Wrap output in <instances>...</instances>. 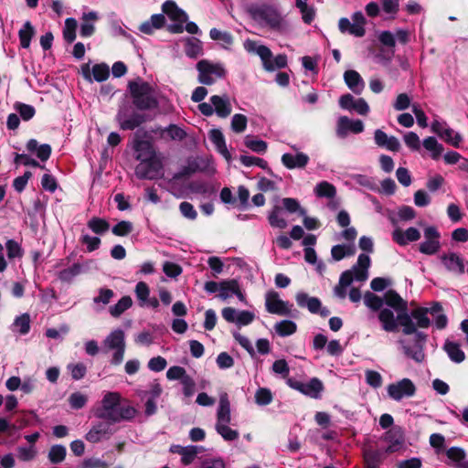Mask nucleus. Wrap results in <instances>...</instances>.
I'll return each instance as SVG.
<instances>
[{
    "label": "nucleus",
    "instance_id": "1",
    "mask_svg": "<svg viewBox=\"0 0 468 468\" xmlns=\"http://www.w3.org/2000/svg\"><path fill=\"white\" fill-rule=\"evenodd\" d=\"M137 410L127 401H122V396L116 391H108L101 399V406L95 410V417L118 423L122 420H132Z\"/></svg>",
    "mask_w": 468,
    "mask_h": 468
},
{
    "label": "nucleus",
    "instance_id": "2",
    "mask_svg": "<svg viewBox=\"0 0 468 468\" xmlns=\"http://www.w3.org/2000/svg\"><path fill=\"white\" fill-rule=\"evenodd\" d=\"M378 318L386 332H398L399 325L402 326V333L406 335H414L415 347H424L427 335L418 331L415 323L410 319L409 314H399L395 317L394 313L388 308H384L378 313Z\"/></svg>",
    "mask_w": 468,
    "mask_h": 468
},
{
    "label": "nucleus",
    "instance_id": "3",
    "mask_svg": "<svg viewBox=\"0 0 468 468\" xmlns=\"http://www.w3.org/2000/svg\"><path fill=\"white\" fill-rule=\"evenodd\" d=\"M127 89L135 110L146 112L159 108V101L154 95V88L149 82L138 78L129 80Z\"/></svg>",
    "mask_w": 468,
    "mask_h": 468
},
{
    "label": "nucleus",
    "instance_id": "4",
    "mask_svg": "<svg viewBox=\"0 0 468 468\" xmlns=\"http://www.w3.org/2000/svg\"><path fill=\"white\" fill-rule=\"evenodd\" d=\"M248 52H255L261 59L263 68L267 71H274L276 69H283L287 66V56L277 55L273 60L271 50L265 45H258L253 40H247L244 44Z\"/></svg>",
    "mask_w": 468,
    "mask_h": 468
},
{
    "label": "nucleus",
    "instance_id": "5",
    "mask_svg": "<svg viewBox=\"0 0 468 468\" xmlns=\"http://www.w3.org/2000/svg\"><path fill=\"white\" fill-rule=\"evenodd\" d=\"M251 18L259 23H264L271 29L281 31L283 18L280 12L271 5H252L249 8Z\"/></svg>",
    "mask_w": 468,
    "mask_h": 468
},
{
    "label": "nucleus",
    "instance_id": "6",
    "mask_svg": "<svg viewBox=\"0 0 468 468\" xmlns=\"http://www.w3.org/2000/svg\"><path fill=\"white\" fill-rule=\"evenodd\" d=\"M198 71L197 80L199 83L210 86L215 83L216 79H223L226 76V69L219 63H212L207 59H201L196 66Z\"/></svg>",
    "mask_w": 468,
    "mask_h": 468
},
{
    "label": "nucleus",
    "instance_id": "7",
    "mask_svg": "<svg viewBox=\"0 0 468 468\" xmlns=\"http://www.w3.org/2000/svg\"><path fill=\"white\" fill-rule=\"evenodd\" d=\"M163 164L156 156L141 161L135 167V176L139 179L154 180L163 176Z\"/></svg>",
    "mask_w": 468,
    "mask_h": 468
},
{
    "label": "nucleus",
    "instance_id": "8",
    "mask_svg": "<svg viewBox=\"0 0 468 468\" xmlns=\"http://www.w3.org/2000/svg\"><path fill=\"white\" fill-rule=\"evenodd\" d=\"M287 384L292 388L313 399H320L321 392L324 390V384L317 378H313L308 383H303L293 378H288Z\"/></svg>",
    "mask_w": 468,
    "mask_h": 468
},
{
    "label": "nucleus",
    "instance_id": "9",
    "mask_svg": "<svg viewBox=\"0 0 468 468\" xmlns=\"http://www.w3.org/2000/svg\"><path fill=\"white\" fill-rule=\"evenodd\" d=\"M265 306L270 314L294 317L291 310L292 305L289 304L288 302L281 300L279 293L275 291H269L266 293Z\"/></svg>",
    "mask_w": 468,
    "mask_h": 468
},
{
    "label": "nucleus",
    "instance_id": "10",
    "mask_svg": "<svg viewBox=\"0 0 468 468\" xmlns=\"http://www.w3.org/2000/svg\"><path fill=\"white\" fill-rule=\"evenodd\" d=\"M387 391L388 396L399 401L405 397H412L416 393V387L410 378H403L398 382L391 383L388 386Z\"/></svg>",
    "mask_w": 468,
    "mask_h": 468
},
{
    "label": "nucleus",
    "instance_id": "11",
    "mask_svg": "<svg viewBox=\"0 0 468 468\" xmlns=\"http://www.w3.org/2000/svg\"><path fill=\"white\" fill-rule=\"evenodd\" d=\"M116 119L120 124V128L123 131H133L140 127L143 123L151 120L148 114L144 112L135 111L127 117L126 113L120 111L117 113Z\"/></svg>",
    "mask_w": 468,
    "mask_h": 468
},
{
    "label": "nucleus",
    "instance_id": "12",
    "mask_svg": "<svg viewBox=\"0 0 468 468\" xmlns=\"http://www.w3.org/2000/svg\"><path fill=\"white\" fill-rule=\"evenodd\" d=\"M113 423L106 421H99L87 432L85 438L88 441L97 443L102 439H108L112 433L111 426Z\"/></svg>",
    "mask_w": 468,
    "mask_h": 468
},
{
    "label": "nucleus",
    "instance_id": "13",
    "mask_svg": "<svg viewBox=\"0 0 468 468\" xmlns=\"http://www.w3.org/2000/svg\"><path fill=\"white\" fill-rule=\"evenodd\" d=\"M140 131L136 132L133 140V149L136 153V159L144 161L156 156L153 144L148 140H142Z\"/></svg>",
    "mask_w": 468,
    "mask_h": 468
},
{
    "label": "nucleus",
    "instance_id": "14",
    "mask_svg": "<svg viewBox=\"0 0 468 468\" xmlns=\"http://www.w3.org/2000/svg\"><path fill=\"white\" fill-rule=\"evenodd\" d=\"M388 452L385 449L367 448L363 451L364 468H379Z\"/></svg>",
    "mask_w": 468,
    "mask_h": 468
},
{
    "label": "nucleus",
    "instance_id": "15",
    "mask_svg": "<svg viewBox=\"0 0 468 468\" xmlns=\"http://www.w3.org/2000/svg\"><path fill=\"white\" fill-rule=\"evenodd\" d=\"M348 131L354 133H362L364 131L363 122L361 120L353 121L346 116H341L337 121L336 133L339 137L344 138Z\"/></svg>",
    "mask_w": 468,
    "mask_h": 468
},
{
    "label": "nucleus",
    "instance_id": "16",
    "mask_svg": "<svg viewBox=\"0 0 468 468\" xmlns=\"http://www.w3.org/2000/svg\"><path fill=\"white\" fill-rule=\"evenodd\" d=\"M384 440L389 443L385 449L386 452L392 453L398 447L404 443V432L400 426H393L388 430L384 434Z\"/></svg>",
    "mask_w": 468,
    "mask_h": 468
},
{
    "label": "nucleus",
    "instance_id": "17",
    "mask_svg": "<svg viewBox=\"0 0 468 468\" xmlns=\"http://www.w3.org/2000/svg\"><path fill=\"white\" fill-rule=\"evenodd\" d=\"M374 140L378 146L386 148L392 152H398L400 149V143L395 136H388V134L380 129L374 133Z\"/></svg>",
    "mask_w": 468,
    "mask_h": 468
},
{
    "label": "nucleus",
    "instance_id": "18",
    "mask_svg": "<svg viewBox=\"0 0 468 468\" xmlns=\"http://www.w3.org/2000/svg\"><path fill=\"white\" fill-rule=\"evenodd\" d=\"M162 11L172 21L185 23L188 20L187 14L178 7L176 3L173 0H166L162 5Z\"/></svg>",
    "mask_w": 468,
    "mask_h": 468
},
{
    "label": "nucleus",
    "instance_id": "19",
    "mask_svg": "<svg viewBox=\"0 0 468 468\" xmlns=\"http://www.w3.org/2000/svg\"><path fill=\"white\" fill-rule=\"evenodd\" d=\"M385 303L399 314L408 313V303L395 290H388L384 295Z\"/></svg>",
    "mask_w": 468,
    "mask_h": 468
},
{
    "label": "nucleus",
    "instance_id": "20",
    "mask_svg": "<svg viewBox=\"0 0 468 468\" xmlns=\"http://www.w3.org/2000/svg\"><path fill=\"white\" fill-rule=\"evenodd\" d=\"M393 240L400 246H405L409 242L417 241L420 239V232L414 227L408 228L405 231L396 229L392 234Z\"/></svg>",
    "mask_w": 468,
    "mask_h": 468
},
{
    "label": "nucleus",
    "instance_id": "21",
    "mask_svg": "<svg viewBox=\"0 0 468 468\" xmlns=\"http://www.w3.org/2000/svg\"><path fill=\"white\" fill-rule=\"evenodd\" d=\"M281 161L288 169L304 168L309 162V156L302 152L296 155L286 153L282 155Z\"/></svg>",
    "mask_w": 468,
    "mask_h": 468
},
{
    "label": "nucleus",
    "instance_id": "22",
    "mask_svg": "<svg viewBox=\"0 0 468 468\" xmlns=\"http://www.w3.org/2000/svg\"><path fill=\"white\" fill-rule=\"evenodd\" d=\"M441 260L445 268L452 272L463 274L465 271V266L463 259L454 252L443 254Z\"/></svg>",
    "mask_w": 468,
    "mask_h": 468
},
{
    "label": "nucleus",
    "instance_id": "23",
    "mask_svg": "<svg viewBox=\"0 0 468 468\" xmlns=\"http://www.w3.org/2000/svg\"><path fill=\"white\" fill-rule=\"evenodd\" d=\"M27 150L29 153H36L37 157L41 162H46L49 159L52 148L48 144H38L36 139H30L26 144Z\"/></svg>",
    "mask_w": 468,
    "mask_h": 468
},
{
    "label": "nucleus",
    "instance_id": "24",
    "mask_svg": "<svg viewBox=\"0 0 468 468\" xmlns=\"http://www.w3.org/2000/svg\"><path fill=\"white\" fill-rule=\"evenodd\" d=\"M370 263L371 260L368 255L361 253L358 256L356 264L352 267L356 281L365 282L368 278Z\"/></svg>",
    "mask_w": 468,
    "mask_h": 468
},
{
    "label": "nucleus",
    "instance_id": "25",
    "mask_svg": "<svg viewBox=\"0 0 468 468\" xmlns=\"http://www.w3.org/2000/svg\"><path fill=\"white\" fill-rule=\"evenodd\" d=\"M344 80L347 87L356 94H360L364 89L365 83L360 74L354 70L348 69L344 73Z\"/></svg>",
    "mask_w": 468,
    "mask_h": 468
},
{
    "label": "nucleus",
    "instance_id": "26",
    "mask_svg": "<svg viewBox=\"0 0 468 468\" xmlns=\"http://www.w3.org/2000/svg\"><path fill=\"white\" fill-rule=\"evenodd\" d=\"M295 300L300 307H306L310 313L318 314L322 303L317 297H310L306 292H298Z\"/></svg>",
    "mask_w": 468,
    "mask_h": 468
},
{
    "label": "nucleus",
    "instance_id": "27",
    "mask_svg": "<svg viewBox=\"0 0 468 468\" xmlns=\"http://www.w3.org/2000/svg\"><path fill=\"white\" fill-rule=\"evenodd\" d=\"M165 24L164 14L153 15L149 21H144L139 26V30L146 35H152L154 29H161Z\"/></svg>",
    "mask_w": 468,
    "mask_h": 468
},
{
    "label": "nucleus",
    "instance_id": "28",
    "mask_svg": "<svg viewBox=\"0 0 468 468\" xmlns=\"http://www.w3.org/2000/svg\"><path fill=\"white\" fill-rule=\"evenodd\" d=\"M98 15L96 12L91 11L89 13H83L81 16V24L80 29V35L82 37H90L95 33V27L91 21H96Z\"/></svg>",
    "mask_w": 468,
    "mask_h": 468
},
{
    "label": "nucleus",
    "instance_id": "29",
    "mask_svg": "<svg viewBox=\"0 0 468 468\" xmlns=\"http://www.w3.org/2000/svg\"><path fill=\"white\" fill-rule=\"evenodd\" d=\"M210 102L213 105L214 112L220 118H226L231 113V105L228 99H223L218 95L210 97Z\"/></svg>",
    "mask_w": 468,
    "mask_h": 468
},
{
    "label": "nucleus",
    "instance_id": "30",
    "mask_svg": "<svg viewBox=\"0 0 468 468\" xmlns=\"http://www.w3.org/2000/svg\"><path fill=\"white\" fill-rule=\"evenodd\" d=\"M444 351L454 363H462L465 359V354L458 343L446 340L443 346Z\"/></svg>",
    "mask_w": 468,
    "mask_h": 468
},
{
    "label": "nucleus",
    "instance_id": "31",
    "mask_svg": "<svg viewBox=\"0 0 468 468\" xmlns=\"http://www.w3.org/2000/svg\"><path fill=\"white\" fill-rule=\"evenodd\" d=\"M37 421V415L34 411H21L12 424V429L20 430L31 426Z\"/></svg>",
    "mask_w": 468,
    "mask_h": 468
},
{
    "label": "nucleus",
    "instance_id": "32",
    "mask_svg": "<svg viewBox=\"0 0 468 468\" xmlns=\"http://www.w3.org/2000/svg\"><path fill=\"white\" fill-rule=\"evenodd\" d=\"M410 319L416 320V327L428 328L431 325V320L428 317V307H417L409 314Z\"/></svg>",
    "mask_w": 468,
    "mask_h": 468
},
{
    "label": "nucleus",
    "instance_id": "33",
    "mask_svg": "<svg viewBox=\"0 0 468 468\" xmlns=\"http://www.w3.org/2000/svg\"><path fill=\"white\" fill-rule=\"evenodd\" d=\"M176 450L173 452L181 455V462L184 465L191 464L198 453L197 446L194 445L176 446Z\"/></svg>",
    "mask_w": 468,
    "mask_h": 468
},
{
    "label": "nucleus",
    "instance_id": "34",
    "mask_svg": "<svg viewBox=\"0 0 468 468\" xmlns=\"http://www.w3.org/2000/svg\"><path fill=\"white\" fill-rule=\"evenodd\" d=\"M239 161L245 166L257 165V166L266 170L270 176L278 177L277 176L274 175L272 170L269 167L267 161H265L262 158L242 154L239 157Z\"/></svg>",
    "mask_w": 468,
    "mask_h": 468
},
{
    "label": "nucleus",
    "instance_id": "35",
    "mask_svg": "<svg viewBox=\"0 0 468 468\" xmlns=\"http://www.w3.org/2000/svg\"><path fill=\"white\" fill-rule=\"evenodd\" d=\"M133 305V300L131 296L125 295L122 296L117 303L114 305L110 306L109 313L110 314L114 317L118 318L120 317L126 310L131 308Z\"/></svg>",
    "mask_w": 468,
    "mask_h": 468
},
{
    "label": "nucleus",
    "instance_id": "36",
    "mask_svg": "<svg viewBox=\"0 0 468 468\" xmlns=\"http://www.w3.org/2000/svg\"><path fill=\"white\" fill-rule=\"evenodd\" d=\"M204 168L200 167L197 160H189L187 165L184 166L180 171L174 174L173 179L176 181L182 180L186 177L192 176L193 174L203 171Z\"/></svg>",
    "mask_w": 468,
    "mask_h": 468
},
{
    "label": "nucleus",
    "instance_id": "37",
    "mask_svg": "<svg viewBox=\"0 0 468 468\" xmlns=\"http://www.w3.org/2000/svg\"><path fill=\"white\" fill-rule=\"evenodd\" d=\"M423 147L431 152L433 160H438L443 153V145L439 144L433 136H429L423 140Z\"/></svg>",
    "mask_w": 468,
    "mask_h": 468
},
{
    "label": "nucleus",
    "instance_id": "38",
    "mask_svg": "<svg viewBox=\"0 0 468 468\" xmlns=\"http://www.w3.org/2000/svg\"><path fill=\"white\" fill-rule=\"evenodd\" d=\"M88 228L97 235H103L110 229V223L102 218L92 217L87 222Z\"/></svg>",
    "mask_w": 468,
    "mask_h": 468
},
{
    "label": "nucleus",
    "instance_id": "39",
    "mask_svg": "<svg viewBox=\"0 0 468 468\" xmlns=\"http://www.w3.org/2000/svg\"><path fill=\"white\" fill-rule=\"evenodd\" d=\"M35 35V29L30 21H27L23 27L18 31V37L20 41V46L23 48H28L30 46V42L32 37Z\"/></svg>",
    "mask_w": 468,
    "mask_h": 468
},
{
    "label": "nucleus",
    "instance_id": "40",
    "mask_svg": "<svg viewBox=\"0 0 468 468\" xmlns=\"http://www.w3.org/2000/svg\"><path fill=\"white\" fill-rule=\"evenodd\" d=\"M275 332L282 337L293 335L297 331V324L291 320H282L274 325Z\"/></svg>",
    "mask_w": 468,
    "mask_h": 468
},
{
    "label": "nucleus",
    "instance_id": "41",
    "mask_svg": "<svg viewBox=\"0 0 468 468\" xmlns=\"http://www.w3.org/2000/svg\"><path fill=\"white\" fill-rule=\"evenodd\" d=\"M105 344L111 349L125 346L124 333L122 329L112 332L105 339Z\"/></svg>",
    "mask_w": 468,
    "mask_h": 468
},
{
    "label": "nucleus",
    "instance_id": "42",
    "mask_svg": "<svg viewBox=\"0 0 468 468\" xmlns=\"http://www.w3.org/2000/svg\"><path fill=\"white\" fill-rule=\"evenodd\" d=\"M314 193L318 197L333 198L336 195V188L331 183L322 181L316 185Z\"/></svg>",
    "mask_w": 468,
    "mask_h": 468
},
{
    "label": "nucleus",
    "instance_id": "43",
    "mask_svg": "<svg viewBox=\"0 0 468 468\" xmlns=\"http://www.w3.org/2000/svg\"><path fill=\"white\" fill-rule=\"evenodd\" d=\"M218 421L217 423H229L231 420L230 417V405L228 399L221 398L219 400V406L217 413Z\"/></svg>",
    "mask_w": 468,
    "mask_h": 468
},
{
    "label": "nucleus",
    "instance_id": "44",
    "mask_svg": "<svg viewBox=\"0 0 468 468\" xmlns=\"http://www.w3.org/2000/svg\"><path fill=\"white\" fill-rule=\"evenodd\" d=\"M203 52L201 41L196 37L187 39L185 46V53L188 58H196Z\"/></svg>",
    "mask_w": 468,
    "mask_h": 468
},
{
    "label": "nucleus",
    "instance_id": "45",
    "mask_svg": "<svg viewBox=\"0 0 468 468\" xmlns=\"http://www.w3.org/2000/svg\"><path fill=\"white\" fill-rule=\"evenodd\" d=\"M66 455V447L61 444H56L50 447L48 457L51 463L58 464L65 460Z\"/></svg>",
    "mask_w": 468,
    "mask_h": 468
},
{
    "label": "nucleus",
    "instance_id": "46",
    "mask_svg": "<svg viewBox=\"0 0 468 468\" xmlns=\"http://www.w3.org/2000/svg\"><path fill=\"white\" fill-rule=\"evenodd\" d=\"M78 27L77 20L73 17H69L65 20V27L63 29L64 40L70 44L76 39V29Z\"/></svg>",
    "mask_w": 468,
    "mask_h": 468
},
{
    "label": "nucleus",
    "instance_id": "47",
    "mask_svg": "<svg viewBox=\"0 0 468 468\" xmlns=\"http://www.w3.org/2000/svg\"><path fill=\"white\" fill-rule=\"evenodd\" d=\"M244 144L247 148L257 154H264L267 151L268 144L261 139H254L250 135H247L244 139Z\"/></svg>",
    "mask_w": 468,
    "mask_h": 468
},
{
    "label": "nucleus",
    "instance_id": "48",
    "mask_svg": "<svg viewBox=\"0 0 468 468\" xmlns=\"http://www.w3.org/2000/svg\"><path fill=\"white\" fill-rule=\"evenodd\" d=\"M81 272V265L79 262L73 263L72 266L63 269L58 272V279L64 282H70L77 275Z\"/></svg>",
    "mask_w": 468,
    "mask_h": 468
},
{
    "label": "nucleus",
    "instance_id": "49",
    "mask_svg": "<svg viewBox=\"0 0 468 468\" xmlns=\"http://www.w3.org/2000/svg\"><path fill=\"white\" fill-rule=\"evenodd\" d=\"M14 109L19 113L22 120L27 122L31 120L36 114V109L34 106L23 102H16Z\"/></svg>",
    "mask_w": 468,
    "mask_h": 468
},
{
    "label": "nucleus",
    "instance_id": "50",
    "mask_svg": "<svg viewBox=\"0 0 468 468\" xmlns=\"http://www.w3.org/2000/svg\"><path fill=\"white\" fill-rule=\"evenodd\" d=\"M364 303L372 311H379L380 312L382 310L381 307L384 303V301L378 295H377L371 292H367L364 294Z\"/></svg>",
    "mask_w": 468,
    "mask_h": 468
},
{
    "label": "nucleus",
    "instance_id": "51",
    "mask_svg": "<svg viewBox=\"0 0 468 468\" xmlns=\"http://www.w3.org/2000/svg\"><path fill=\"white\" fill-rule=\"evenodd\" d=\"M134 292L139 301V305L142 307L146 305V303L150 295V289L147 283L144 282H139L135 285Z\"/></svg>",
    "mask_w": 468,
    "mask_h": 468
},
{
    "label": "nucleus",
    "instance_id": "52",
    "mask_svg": "<svg viewBox=\"0 0 468 468\" xmlns=\"http://www.w3.org/2000/svg\"><path fill=\"white\" fill-rule=\"evenodd\" d=\"M273 399L272 393L268 388H259L255 393V402L260 406H267Z\"/></svg>",
    "mask_w": 468,
    "mask_h": 468
},
{
    "label": "nucleus",
    "instance_id": "53",
    "mask_svg": "<svg viewBox=\"0 0 468 468\" xmlns=\"http://www.w3.org/2000/svg\"><path fill=\"white\" fill-rule=\"evenodd\" d=\"M211 39L221 41L226 46H230L234 42L233 36L227 31H220L218 28H211L209 31Z\"/></svg>",
    "mask_w": 468,
    "mask_h": 468
},
{
    "label": "nucleus",
    "instance_id": "54",
    "mask_svg": "<svg viewBox=\"0 0 468 468\" xmlns=\"http://www.w3.org/2000/svg\"><path fill=\"white\" fill-rule=\"evenodd\" d=\"M229 423H217L216 431L220 434L225 441H231L239 438V432L236 430H232L228 426Z\"/></svg>",
    "mask_w": 468,
    "mask_h": 468
},
{
    "label": "nucleus",
    "instance_id": "55",
    "mask_svg": "<svg viewBox=\"0 0 468 468\" xmlns=\"http://www.w3.org/2000/svg\"><path fill=\"white\" fill-rule=\"evenodd\" d=\"M441 248L440 240L425 239L419 246V251L425 255H434Z\"/></svg>",
    "mask_w": 468,
    "mask_h": 468
},
{
    "label": "nucleus",
    "instance_id": "56",
    "mask_svg": "<svg viewBox=\"0 0 468 468\" xmlns=\"http://www.w3.org/2000/svg\"><path fill=\"white\" fill-rule=\"evenodd\" d=\"M357 27H354L353 23L346 17H341L338 21V28L341 33H348L352 36L361 37V32Z\"/></svg>",
    "mask_w": 468,
    "mask_h": 468
},
{
    "label": "nucleus",
    "instance_id": "57",
    "mask_svg": "<svg viewBox=\"0 0 468 468\" xmlns=\"http://www.w3.org/2000/svg\"><path fill=\"white\" fill-rule=\"evenodd\" d=\"M93 79L98 82L106 80L110 76V68L105 63L95 64L92 67Z\"/></svg>",
    "mask_w": 468,
    "mask_h": 468
},
{
    "label": "nucleus",
    "instance_id": "58",
    "mask_svg": "<svg viewBox=\"0 0 468 468\" xmlns=\"http://www.w3.org/2000/svg\"><path fill=\"white\" fill-rule=\"evenodd\" d=\"M133 230V223L128 220H122L114 225L112 229V232L118 237H126L131 234Z\"/></svg>",
    "mask_w": 468,
    "mask_h": 468
},
{
    "label": "nucleus",
    "instance_id": "59",
    "mask_svg": "<svg viewBox=\"0 0 468 468\" xmlns=\"http://www.w3.org/2000/svg\"><path fill=\"white\" fill-rule=\"evenodd\" d=\"M442 140H444L446 143L450 144L451 145L454 147H459L460 143L462 142V136L460 133H455L452 128L449 126L447 128L443 129V133L441 135Z\"/></svg>",
    "mask_w": 468,
    "mask_h": 468
},
{
    "label": "nucleus",
    "instance_id": "60",
    "mask_svg": "<svg viewBox=\"0 0 468 468\" xmlns=\"http://www.w3.org/2000/svg\"><path fill=\"white\" fill-rule=\"evenodd\" d=\"M282 205L286 211L289 213L298 212L300 216H305L306 210L302 208L297 199L292 197L282 198Z\"/></svg>",
    "mask_w": 468,
    "mask_h": 468
},
{
    "label": "nucleus",
    "instance_id": "61",
    "mask_svg": "<svg viewBox=\"0 0 468 468\" xmlns=\"http://www.w3.org/2000/svg\"><path fill=\"white\" fill-rule=\"evenodd\" d=\"M280 211L281 207L279 206H274L268 217V219L271 227L282 229L287 227V222L284 218L279 217Z\"/></svg>",
    "mask_w": 468,
    "mask_h": 468
},
{
    "label": "nucleus",
    "instance_id": "62",
    "mask_svg": "<svg viewBox=\"0 0 468 468\" xmlns=\"http://www.w3.org/2000/svg\"><path fill=\"white\" fill-rule=\"evenodd\" d=\"M404 355L413 359L417 363H421L425 358V354L422 348L420 347H410L409 346H402Z\"/></svg>",
    "mask_w": 468,
    "mask_h": 468
},
{
    "label": "nucleus",
    "instance_id": "63",
    "mask_svg": "<svg viewBox=\"0 0 468 468\" xmlns=\"http://www.w3.org/2000/svg\"><path fill=\"white\" fill-rule=\"evenodd\" d=\"M236 282V279H229V280H223L220 282V287H219V293L218 297L221 300H227L229 298L233 293L234 285Z\"/></svg>",
    "mask_w": 468,
    "mask_h": 468
},
{
    "label": "nucleus",
    "instance_id": "64",
    "mask_svg": "<svg viewBox=\"0 0 468 468\" xmlns=\"http://www.w3.org/2000/svg\"><path fill=\"white\" fill-rule=\"evenodd\" d=\"M248 119L245 115L236 113L231 120V129L234 133H243L247 128Z\"/></svg>",
    "mask_w": 468,
    "mask_h": 468
}]
</instances>
